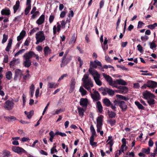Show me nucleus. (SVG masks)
<instances>
[{"mask_svg": "<svg viewBox=\"0 0 157 157\" xmlns=\"http://www.w3.org/2000/svg\"><path fill=\"white\" fill-rule=\"evenodd\" d=\"M23 57L25 59V61H24L23 64L25 67L27 68L29 67L31 65L30 59L33 57L35 58L37 61H39V59L38 55L32 51H30L25 53L23 56Z\"/></svg>", "mask_w": 157, "mask_h": 157, "instance_id": "nucleus-1", "label": "nucleus"}, {"mask_svg": "<svg viewBox=\"0 0 157 157\" xmlns=\"http://www.w3.org/2000/svg\"><path fill=\"white\" fill-rule=\"evenodd\" d=\"M88 71L89 73L93 76L96 84L98 86H101L102 83L100 80V76L98 72L95 70H93L90 67L89 68Z\"/></svg>", "mask_w": 157, "mask_h": 157, "instance_id": "nucleus-2", "label": "nucleus"}, {"mask_svg": "<svg viewBox=\"0 0 157 157\" xmlns=\"http://www.w3.org/2000/svg\"><path fill=\"white\" fill-rule=\"evenodd\" d=\"M83 82V87L89 91H90L91 87L94 86L93 81L89 78L87 80H85Z\"/></svg>", "mask_w": 157, "mask_h": 157, "instance_id": "nucleus-3", "label": "nucleus"}, {"mask_svg": "<svg viewBox=\"0 0 157 157\" xmlns=\"http://www.w3.org/2000/svg\"><path fill=\"white\" fill-rule=\"evenodd\" d=\"M12 150L13 151L19 154H21L23 153H25L26 155H28V153L25 150L19 147L13 146Z\"/></svg>", "mask_w": 157, "mask_h": 157, "instance_id": "nucleus-4", "label": "nucleus"}, {"mask_svg": "<svg viewBox=\"0 0 157 157\" xmlns=\"http://www.w3.org/2000/svg\"><path fill=\"white\" fill-rule=\"evenodd\" d=\"M142 98L146 100H148L150 98H155V95L147 90L142 93Z\"/></svg>", "mask_w": 157, "mask_h": 157, "instance_id": "nucleus-5", "label": "nucleus"}, {"mask_svg": "<svg viewBox=\"0 0 157 157\" xmlns=\"http://www.w3.org/2000/svg\"><path fill=\"white\" fill-rule=\"evenodd\" d=\"M94 94L91 93V97L93 99L94 101H98L99 100L100 98V95L98 92L96 90H95Z\"/></svg>", "mask_w": 157, "mask_h": 157, "instance_id": "nucleus-6", "label": "nucleus"}, {"mask_svg": "<svg viewBox=\"0 0 157 157\" xmlns=\"http://www.w3.org/2000/svg\"><path fill=\"white\" fill-rule=\"evenodd\" d=\"M5 104L6 105L4 107L5 109L7 110H11L13 107L14 103L9 100L6 101Z\"/></svg>", "mask_w": 157, "mask_h": 157, "instance_id": "nucleus-7", "label": "nucleus"}, {"mask_svg": "<svg viewBox=\"0 0 157 157\" xmlns=\"http://www.w3.org/2000/svg\"><path fill=\"white\" fill-rule=\"evenodd\" d=\"M15 75L14 78V80H16L17 79V78L19 76L21 78L22 76H23V71L19 69H16L15 71Z\"/></svg>", "mask_w": 157, "mask_h": 157, "instance_id": "nucleus-8", "label": "nucleus"}, {"mask_svg": "<svg viewBox=\"0 0 157 157\" xmlns=\"http://www.w3.org/2000/svg\"><path fill=\"white\" fill-rule=\"evenodd\" d=\"M119 106L121 109L122 112L126 111L127 108V105L126 103L124 101H119Z\"/></svg>", "mask_w": 157, "mask_h": 157, "instance_id": "nucleus-9", "label": "nucleus"}, {"mask_svg": "<svg viewBox=\"0 0 157 157\" xmlns=\"http://www.w3.org/2000/svg\"><path fill=\"white\" fill-rule=\"evenodd\" d=\"M36 38H38L39 39L42 40L44 41L45 39V37L44 35V32L42 31H40L36 34Z\"/></svg>", "mask_w": 157, "mask_h": 157, "instance_id": "nucleus-10", "label": "nucleus"}, {"mask_svg": "<svg viewBox=\"0 0 157 157\" xmlns=\"http://www.w3.org/2000/svg\"><path fill=\"white\" fill-rule=\"evenodd\" d=\"M148 87L154 88L157 87V82L149 80L147 82Z\"/></svg>", "mask_w": 157, "mask_h": 157, "instance_id": "nucleus-11", "label": "nucleus"}, {"mask_svg": "<svg viewBox=\"0 0 157 157\" xmlns=\"http://www.w3.org/2000/svg\"><path fill=\"white\" fill-rule=\"evenodd\" d=\"M45 20L44 13L41 15L36 21V23L38 25H41L44 22Z\"/></svg>", "mask_w": 157, "mask_h": 157, "instance_id": "nucleus-12", "label": "nucleus"}, {"mask_svg": "<svg viewBox=\"0 0 157 157\" xmlns=\"http://www.w3.org/2000/svg\"><path fill=\"white\" fill-rule=\"evenodd\" d=\"M20 2L19 0L16 1V3L13 6V13H15L17 10L20 9Z\"/></svg>", "mask_w": 157, "mask_h": 157, "instance_id": "nucleus-13", "label": "nucleus"}, {"mask_svg": "<svg viewBox=\"0 0 157 157\" xmlns=\"http://www.w3.org/2000/svg\"><path fill=\"white\" fill-rule=\"evenodd\" d=\"M88 101L86 98H82L80 99V105L83 107H86L87 106Z\"/></svg>", "mask_w": 157, "mask_h": 157, "instance_id": "nucleus-14", "label": "nucleus"}, {"mask_svg": "<svg viewBox=\"0 0 157 157\" xmlns=\"http://www.w3.org/2000/svg\"><path fill=\"white\" fill-rule=\"evenodd\" d=\"M1 14L2 15H9L10 14V10L7 8L3 9L1 11Z\"/></svg>", "mask_w": 157, "mask_h": 157, "instance_id": "nucleus-15", "label": "nucleus"}, {"mask_svg": "<svg viewBox=\"0 0 157 157\" xmlns=\"http://www.w3.org/2000/svg\"><path fill=\"white\" fill-rule=\"evenodd\" d=\"M90 132H91V135L90 137H93L95 136H97V135L95 130L94 127V126L92 124H91L90 127Z\"/></svg>", "mask_w": 157, "mask_h": 157, "instance_id": "nucleus-16", "label": "nucleus"}, {"mask_svg": "<svg viewBox=\"0 0 157 157\" xmlns=\"http://www.w3.org/2000/svg\"><path fill=\"white\" fill-rule=\"evenodd\" d=\"M103 77L105 78L106 80L109 83V84L112 82L113 79L109 75H107L104 73L102 74Z\"/></svg>", "mask_w": 157, "mask_h": 157, "instance_id": "nucleus-17", "label": "nucleus"}, {"mask_svg": "<svg viewBox=\"0 0 157 157\" xmlns=\"http://www.w3.org/2000/svg\"><path fill=\"white\" fill-rule=\"evenodd\" d=\"M97 108L98 112L101 113L103 111V107L100 101H98L96 103Z\"/></svg>", "mask_w": 157, "mask_h": 157, "instance_id": "nucleus-18", "label": "nucleus"}, {"mask_svg": "<svg viewBox=\"0 0 157 157\" xmlns=\"http://www.w3.org/2000/svg\"><path fill=\"white\" fill-rule=\"evenodd\" d=\"M103 102L107 107L110 106L112 104L109 100L106 98L103 99Z\"/></svg>", "mask_w": 157, "mask_h": 157, "instance_id": "nucleus-19", "label": "nucleus"}, {"mask_svg": "<svg viewBox=\"0 0 157 157\" xmlns=\"http://www.w3.org/2000/svg\"><path fill=\"white\" fill-rule=\"evenodd\" d=\"M12 42V39H11L10 38L9 40V42L7 44L6 48L5 49V50L6 52H9L10 49L11 48Z\"/></svg>", "mask_w": 157, "mask_h": 157, "instance_id": "nucleus-20", "label": "nucleus"}, {"mask_svg": "<svg viewBox=\"0 0 157 157\" xmlns=\"http://www.w3.org/2000/svg\"><path fill=\"white\" fill-rule=\"evenodd\" d=\"M44 56H47L48 53L51 52V50L50 49L49 47L48 46H45L44 49Z\"/></svg>", "mask_w": 157, "mask_h": 157, "instance_id": "nucleus-21", "label": "nucleus"}, {"mask_svg": "<svg viewBox=\"0 0 157 157\" xmlns=\"http://www.w3.org/2000/svg\"><path fill=\"white\" fill-rule=\"evenodd\" d=\"M78 109L79 116L82 117L84 115V112L85 110L83 108L80 107H78Z\"/></svg>", "mask_w": 157, "mask_h": 157, "instance_id": "nucleus-22", "label": "nucleus"}, {"mask_svg": "<svg viewBox=\"0 0 157 157\" xmlns=\"http://www.w3.org/2000/svg\"><path fill=\"white\" fill-rule=\"evenodd\" d=\"M58 86V85L55 83L54 82H48V88H56Z\"/></svg>", "mask_w": 157, "mask_h": 157, "instance_id": "nucleus-23", "label": "nucleus"}, {"mask_svg": "<svg viewBox=\"0 0 157 157\" xmlns=\"http://www.w3.org/2000/svg\"><path fill=\"white\" fill-rule=\"evenodd\" d=\"M135 103L139 109L142 110H145V107L139 101H136L135 102Z\"/></svg>", "mask_w": 157, "mask_h": 157, "instance_id": "nucleus-24", "label": "nucleus"}, {"mask_svg": "<svg viewBox=\"0 0 157 157\" xmlns=\"http://www.w3.org/2000/svg\"><path fill=\"white\" fill-rule=\"evenodd\" d=\"M108 43V40H107V38L106 37H105V40L103 43L104 45L102 46V48L103 50V51L105 52L106 50L108 49V46L107 45L106 46V48H105V47L106 46V45Z\"/></svg>", "mask_w": 157, "mask_h": 157, "instance_id": "nucleus-25", "label": "nucleus"}, {"mask_svg": "<svg viewBox=\"0 0 157 157\" xmlns=\"http://www.w3.org/2000/svg\"><path fill=\"white\" fill-rule=\"evenodd\" d=\"M154 98H150L147 101V103L149 105L152 107L154 106V105L155 103V100L153 99Z\"/></svg>", "mask_w": 157, "mask_h": 157, "instance_id": "nucleus-26", "label": "nucleus"}, {"mask_svg": "<svg viewBox=\"0 0 157 157\" xmlns=\"http://www.w3.org/2000/svg\"><path fill=\"white\" fill-rule=\"evenodd\" d=\"M116 97L119 99H122L125 101H127L129 100V98L128 97H126L121 95L117 94L116 95Z\"/></svg>", "mask_w": 157, "mask_h": 157, "instance_id": "nucleus-27", "label": "nucleus"}, {"mask_svg": "<svg viewBox=\"0 0 157 157\" xmlns=\"http://www.w3.org/2000/svg\"><path fill=\"white\" fill-rule=\"evenodd\" d=\"M104 117L102 115H100L98 117L97 119V124H102L103 119Z\"/></svg>", "mask_w": 157, "mask_h": 157, "instance_id": "nucleus-28", "label": "nucleus"}, {"mask_svg": "<svg viewBox=\"0 0 157 157\" xmlns=\"http://www.w3.org/2000/svg\"><path fill=\"white\" fill-rule=\"evenodd\" d=\"M12 74L10 71H7L6 74V78L8 80H10L12 78Z\"/></svg>", "mask_w": 157, "mask_h": 157, "instance_id": "nucleus-29", "label": "nucleus"}, {"mask_svg": "<svg viewBox=\"0 0 157 157\" xmlns=\"http://www.w3.org/2000/svg\"><path fill=\"white\" fill-rule=\"evenodd\" d=\"M117 82L118 85H126L127 84V83L124 80L120 79H117Z\"/></svg>", "mask_w": 157, "mask_h": 157, "instance_id": "nucleus-30", "label": "nucleus"}, {"mask_svg": "<svg viewBox=\"0 0 157 157\" xmlns=\"http://www.w3.org/2000/svg\"><path fill=\"white\" fill-rule=\"evenodd\" d=\"M105 92H107L109 95L110 96H113L114 94V92L112 89H109L107 87H106Z\"/></svg>", "mask_w": 157, "mask_h": 157, "instance_id": "nucleus-31", "label": "nucleus"}, {"mask_svg": "<svg viewBox=\"0 0 157 157\" xmlns=\"http://www.w3.org/2000/svg\"><path fill=\"white\" fill-rule=\"evenodd\" d=\"M3 157H8L10 155V152L7 150H4L3 151Z\"/></svg>", "mask_w": 157, "mask_h": 157, "instance_id": "nucleus-32", "label": "nucleus"}, {"mask_svg": "<svg viewBox=\"0 0 157 157\" xmlns=\"http://www.w3.org/2000/svg\"><path fill=\"white\" fill-rule=\"evenodd\" d=\"M79 92L81 93L82 96H84L86 94L87 92L82 86H81L79 90Z\"/></svg>", "mask_w": 157, "mask_h": 157, "instance_id": "nucleus-33", "label": "nucleus"}, {"mask_svg": "<svg viewBox=\"0 0 157 157\" xmlns=\"http://www.w3.org/2000/svg\"><path fill=\"white\" fill-rule=\"evenodd\" d=\"M108 114L109 117L111 118H114L116 116V113L112 111H109L108 112Z\"/></svg>", "mask_w": 157, "mask_h": 157, "instance_id": "nucleus-34", "label": "nucleus"}, {"mask_svg": "<svg viewBox=\"0 0 157 157\" xmlns=\"http://www.w3.org/2000/svg\"><path fill=\"white\" fill-rule=\"evenodd\" d=\"M94 137H90V144L92 146H97V143L96 142H94Z\"/></svg>", "mask_w": 157, "mask_h": 157, "instance_id": "nucleus-35", "label": "nucleus"}, {"mask_svg": "<svg viewBox=\"0 0 157 157\" xmlns=\"http://www.w3.org/2000/svg\"><path fill=\"white\" fill-rule=\"evenodd\" d=\"M76 40V37H75V34H74L71 37L69 44H75Z\"/></svg>", "mask_w": 157, "mask_h": 157, "instance_id": "nucleus-36", "label": "nucleus"}, {"mask_svg": "<svg viewBox=\"0 0 157 157\" xmlns=\"http://www.w3.org/2000/svg\"><path fill=\"white\" fill-rule=\"evenodd\" d=\"M75 82L74 79H72L71 80V83L70 85V90H71L72 91L74 89L75 86Z\"/></svg>", "mask_w": 157, "mask_h": 157, "instance_id": "nucleus-37", "label": "nucleus"}, {"mask_svg": "<svg viewBox=\"0 0 157 157\" xmlns=\"http://www.w3.org/2000/svg\"><path fill=\"white\" fill-rule=\"evenodd\" d=\"M150 149L149 147H148L147 149L144 148L142 149V151L147 154H148L150 153Z\"/></svg>", "mask_w": 157, "mask_h": 157, "instance_id": "nucleus-38", "label": "nucleus"}, {"mask_svg": "<svg viewBox=\"0 0 157 157\" xmlns=\"http://www.w3.org/2000/svg\"><path fill=\"white\" fill-rule=\"evenodd\" d=\"M117 79L116 81H113V80L112 81V82L109 84V85L113 86L115 87L116 88H117Z\"/></svg>", "mask_w": 157, "mask_h": 157, "instance_id": "nucleus-39", "label": "nucleus"}, {"mask_svg": "<svg viewBox=\"0 0 157 157\" xmlns=\"http://www.w3.org/2000/svg\"><path fill=\"white\" fill-rule=\"evenodd\" d=\"M98 65L96 63H95L93 61H90V68H91L93 70H94L93 69V68L96 69L97 68V66Z\"/></svg>", "mask_w": 157, "mask_h": 157, "instance_id": "nucleus-40", "label": "nucleus"}, {"mask_svg": "<svg viewBox=\"0 0 157 157\" xmlns=\"http://www.w3.org/2000/svg\"><path fill=\"white\" fill-rule=\"evenodd\" d=\"M157 26V24L156 23H155L153 24L149 25L147 26V27L151 29H154L155 27Z\"/></svg>", "mask_w": 157, "mask_h": 157, "instance_id": "nucleus-41", "label": "nucleus"}, {"mask_svg": "<svg viewBox=\"0 0 157 157\" xmlns=\"http://www.w3.org/2000/svg\"><path fill=\"white\" fill-rule=\"evenodd\" d=\"M64 111V110L62 109H60L58 110H56L55 112V113H52V114L53 115H55L56 114H58L60 113L63 112Z\"/></svg>", "mask_w": 157, "mask_h": 157, "instance_id": "nucleus-42", "label": "nucleus"}, {"mask_svg": "<svg viewBox=\"0 0 157 157\" xmlns=\"http://www.w3.org/2000/svg\"><path fill=\"white\" fill-rule=\"evenodd\" d=\"M108 121L109 122V123L111 125V126H112L114 125L116 122V121L115 120H112V119H110L109 120H108Z\"/></svg>", "mask_w": 157, "mask_h": 157, "instance_id": "nucleus-43", "label": "nucleus"}, {"mask_svg": "<svg viewBox=\"0 0 157 157\" xmlns=\"http://www.w3.org/2000/svg\"><path fill=\"white\" fill-rule=\"evenodd\" d=\"M39 28L38 27L34 28L33 29L31 30L29 32L30 35H32L33 33H34L36 31L39 30Z\"/></svg>", "mask_w": 157, "mask_h": 157, "instance_id": "nucleus-44", "label": "nucleus"}, {"mask_svg": "<svg viewBox=\"0 0 157 157\" xmlns=\"http://www.w3.org/2000/svg\"><path fill=\"white\" fill-rule=\"evenodd\" d=\"M8 36L5 34H4L3 35V39L2 41V43L4 44L5 43L7 39H8Z\"/></svg>", "mask_w": 157, "mask_h": 157, "instance_id": "nucleus-45", "label": "nucleus"}, {"mask_svg": "<svg viewBox=\"0 0 157 157\" xmlns=\"http://www.w3.org/2000/svg\"><path fill=\"white\" fill-rule=\"evenodd\" d=\"M102 124H97V131L98 132H99L102 129Z\"/></svg>", "mask_w": 157, "mask_h": 157, "instance_id": "nucleus-46", "label": "nucleus"}, {"mask_svg": "<svg viewBox=\"0 0 157 157\" xmlns=\"http://www.w3.org/2000/svg\"><path fill=\"white\" fill-rule=\"evenodd\" d=\"M55 134H56V135H59L62 137H64L67 136V135L65 133H62L59 131L56 132Z\"/></svg>", "mask_w": 157, "mask_h": 157, "instance_id": "nucleus-47", "label": "nucleus"}, {"mask_svg": "<svg viewBox=\"0 0 157 157\" xmlns=\"http://www.w3.org/2000/svg\"><path fill=\"white\" fill-rule=\"evenodd\" d=\"M25 49H22L20 50L18 52H17L15 55L14 56L16 57L18 56L20 54L23 53L25 51Z\"/></svg>", "mask_w": 157, "mask_h": 157, "instance_id": "nucleus-48", "label": "nucleus"}, {"mask_svg": "<svg viewBox=\"0 0 157 157\" xmlns=\"http://www.w3.org/2000/svg\"><path fill=\"white\" fill-rule=\"evenodd\" d=\"M31 9V7L27 6L25 8V11H24V13L25 15H27L28 13H29L30 9Z\"/></svg>", "mask_w": 157, "mask_h": 157, "instance_id": "nucleus-49", "label": "nucleus"}, {"mask_svg": "<svg viewBox=\"0 0 157 157\" xmlns=\"http://www.w3.org/2000/svg\"><path fill=\"white\" fill-rule=\"evenodd\" d=\"M34 114V111L33 110L30 111L28 115H27V117L29 119H30L31 118L32 116Z\"/></svg>", "mask_w": 157, "mask_h": 157, "instance_id": "nucleus-50", "label": "nucleus"}, {"mask_svg": "<svg viewBox=\"0 0 157 157\" xmlns=\"http://www.w3.org/2000/svg\"><path fill=\"white\" fill-rule=\"evenodd\" d=\"M56 145H53V147L51 150V154H53L54 153V151H55V152H57L58 151L56 149Z\"/></svg>", "mask_w": 157, "mask_h": 157, "instance_id": "nucleus-51", "label": "nucleus"}, {"mask_svg": "<svg viewBox=\"0 0 157 157\" xmlns=\"http://www.w3.org/2000/svg\"><path fill=\"white\" fill-rule=\"evenodd\" d=\"M89 78V75L85 74L83 76V77L82 78V80L83 82L85 80H87Z\"/></svg>", "mask_w": 157, "mask_h": 157, "instance_id": "nucleus-52", "label": "nucleus"}, {"mask_svg": "<svg viewBox=\"0 0 157 157\" xmlns=\"http://www.w3.org/2000/svg\"><path fill=\"white\" fill-rule=\"evenodd\" d=\"M34 86L33 84H32L30 86L29 92L34 93Z\"/></svg>", "mask_w": 157, "mask_h": 157, "instance_id": "nucleus-53", "label": "nucleus"}, {"mask_svg": "<svg viewBox=\"0 0 157 157\" xmlns=\"http://www.w3.org/2000/svg\"><path fill=\"white\" fill-rule=\"evenodd\" d=\"M138 50L141 53H142L143 52V48L142 46L140 44H138L137 46Z\"/></svg>", "mask_w": 157, "mask_h": 157, "instance_id": "nucleus-54", "label": "nucleus"}, {"mask_svg": "<svg viewBox=\"0 0 157 157\" xmlns=\"http://www.w3.org/2000/svg\"><path fill=\"white\" fill-rule=\"evenodd\" d=\"M144 24L141 21H139L138 22L137 28L140 29L142 28Z\"/></svg>", "mask_w": 157, "mask_h": 157, "instance_id": "nucleus-55", "label": "nucleus"}, {"mask_svg": "<svg viewBox=\"0 0 157 157\" xmlns=\"http://www.w3.org/2000/svg\"><path fill=\"white\" fill-rule=\"evenodd\" d=\"M16 60L14 59L13 60L11 61L9 63V65L10 67L14 66L15 65V63L16 62Z\"/></svg>", "mask_w": 157, "mask_h": 157, "instance_id": "nucleus-56", "label": "nucleus"}, {"mask_svg": "<svg viewBox=\"0 0 157 157\" xmlns=\"http://www.w3.org/2000/svg\"><path fill=\"white\" fill-rule=\"evenodd\" d=\"M30 39L29 38L28 39V38L25 40L24 45L25 46H28L29 45V44L30 43Z\"/></svg>", "mask_w": 157, "mask_h": 157, "instance_id": "nucleus-57", "label": "nucleus"}, {"mask_svg": "<svg viewBox=\"0 0 157 157\" xmlns=\"http://www.w3.org/2000/svg\"><path fill=\"white\" fill-rule=\"evenodd\" d=\"M117 88L119 89L123 90H128V88L127 87L124 86H120L117 87Z\"/></svg>", "mask_w": 157, "mask_h": 157, "instance_id": "nucleus-58", "label": "nucleus"}, {"mask_svg": "<svg viewBox=\"0 0 157 157\" xmlns=\"http://www.w3.org/2000/svg\"><path fill=\"white\" fill-rule=\"evenodd\" d=\"M4 57L3 62L5 63H7L8 62V56L7 55H6L4 56Z\"/></svg>", "mask_w": 157, "mask_h": 157, "instance_id": "nucleus-59", "label": "nucleus"}, {"mask_svg": "<svg viewBox=\"0 0 157 157\" xmlns=\"http://www.w3.org/2000/svg\"><path fill=\"white\" fill-rule=\"evenodd\" d=\"M121 17H120L118 18L117 21V27L116 28V29L117 31H118V29H117L118 28L119 25V24H120V22L121 21Z\"/></svg>", "mask_w": 157, "mask_h": 157, "instance_id": "nucleus-60", "label": "nucleus"}, {"mask_svg": "<svg viewBox=\"0 0 157 157\" xmlns=\"http://www.w3.org/2000/svg\"><path fill=\"white\" fill-rule=\"evenodd\" d=\"M54 16L51 15L49 17V21L50 23H52L54 19Z\"/></svg>", "mask_w": 157, "mask_h": 157, "instance_id": "nucleus-61", "label": "nucleus"}, {"mask_svg": "<svg viewBox=\"0 0 157 157\" xmlns=\"http://www.w3.org/2000/svg\"><path fill=\"white\" fill-rule=\"evenodd\" d=\"M31 0H26V5L27 6L31 7Z\"/></svg>", "mask_w": 157, "mask_h": 157, "instance_id": "nucleus-62", "label": "nucleus"}, {"mask_svg": "<svg viewBox=\"0 0 157 157\" xmlns=\"http://www.w3.org/2000/svg\"><path fill=\"white\" fill-rule=\"evenodd\" d=\"M157 46L155 43H150V48L151 49H153L154 48H155Z\"/></svg>", "mask_w": 157, "mask_h": 157, "instance_id": "nucleus-63", "label": "nucleus"}, {"mask_svg": "<svg viewBox=\"0 0 157 157\" xmlns=\"http://www.w3.org/2000/svg\"><path fill=\"white\" fill-rule=\"evenodd\" d=\"M93 62H94L98 66L101 67L102 65L101 63L100 62L98 61V60L96 59Z\"/></svg>", "mask_w": 157, "mask_h": 157, "instance_id": "nucleus-64", "label": "nucleus"}]
</instances>
